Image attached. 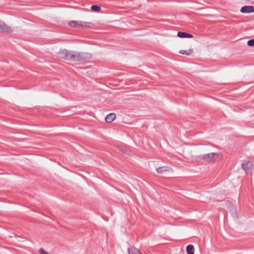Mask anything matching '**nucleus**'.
<instances>
[{"instance_id":"obj_13","label":"nucleus","mask_w":254,"mask_h":254,"mask_svg":"<svg viewBox=\"0 0 254 254\" xmlns=\"http://www.w3.org/2000/svg\"><path fill=\"white\" fill-rule=\"evenodd\" d=\"M91 9H92V10L95 11V12H99L101 10L100 7H99V6L96 5H92L91 7Z\"/></svg>"},{"instance_id":"obj_11","label":"nucleus","mask_w":254,"mask_h":254,"mask_svg":"<svg viewBox=\"0 0 254 254\" xmlns=\"http://www.w3.org/2000/svg\"><path fill=\"white\" fill-rule=\"evenodd\" d=\"M128 252L129 254H140L139 250L134 248L128 249Z\"/></svg>"},{"instance_id":"obj_14","label":"nucleus","mask_w":254,"mask_h":254,"mask_svg":"<svg viewBox=\"0 0 254 254\" xmlns=\"http://www.w3.org/2000/svg\"><path fill=\"white\" fill-rule=\"evenodd\" d=\"M248 45L251 47L254 46V39L250 40L248 41Z\"/></svg>"},{"instance_id":"obj_12","label":"nucleus","mask_w":254,"mask_h":254,"mask_svg":"<svg viewBox=\"0 0 254 254\" xmlns=\"http://www.w3.org/2000/svg\"><path fill=\"white\" fill-rule=\"evenodd\" d=\"M193 52V50L192 49H190L189 50H181L180 51V53L183 55H190Z\"/></svg>"},{"instance_id":"obj_10","label":"nucleus","mask_w":254,"mask_h":254,"mask_svg":"<svg viewBox=\"0 0 254 254\" xmlns=\"http://www.w3.org/2000/svg\"><path fill=\"white\" fill-rule=\"evenodd\" d=\"M187 254H194V247L191 245H189L187 247Z\"/></svg>"},{"instance_id":"obj_7","label":"nucleus","mask_w":254,"mask_h":254,"mask_svg":"<svg viewBox=\"0 0 254 254\" xmlns=\"http://www.w3.org/2000/svg\"><path fill=\"white\" fill-rule=\"evenodd\" d=\"M116 118V115L114 113H111L108 115L106 118L105 121L107 123H111L113 122Z\"/></svg>"},{"instance_id":"obj_3","label":"nucleus","mask_w":254,"mask_h":254,"mask_svg":"<svg viewBox=\"0 0 254 254\" xmlns=\"http://www.w3.org/2000/svg\"><path fill=\"white\" fill-rule=\"evenodd\" d=\"M219 158V154L216 153H211L203 155L202 159L207 162L215 161Z\"/></svg>"},{"instance_id":"obj_15","label":"nucleus","mask_w":254,"mask_h":254,"mask_svg":"<svg viewBox=\"0 0 254 254\" xmlns=\"http://www.w3.org/2000/svg\"><path fill=\"white\" fill-rule=\"evenodd\" d=\"M39 252L40 254H49V253L45 251L43 248H40L39 250Z\"/></svg>"},{"instance_id":"obj_5","label":"nucleus","mask_w":254,"mask_h":254,"mask_svg":"<svg viewBox=\"0 0 254 254\" xmlns=\"http://www.w3.org/2000/svg\"><path fill=\"white\" fill-rule=\"evenodd\" d=\"M242 13H251L254 12V7L253 6H244L240 10Z\"/></svg>"},{"instance_id":"obj_1","label":"nucleus","mask_w":254,"mask_h":254,"mask_svg":"<svg viewBox=\"0 0 254 254\" xmlns=\"http://www.w3.org/2000/svg\"><path fill=\"white\" fill-rule=\"evenodd\" d=\"M58 56L63 59L72 62L82 61L91 58V55L87 53H79L75 51L63 50L58 53Z\"/></svg>"},{"instance_id":"obj_4","label":"nucleus","mask_w":254,"mask_h":254,"mask_svg":"<svg viewBox=\"0 0 254 254\" xmlns=\"http://www.w3.org/2000/svg\"><path fill=\"white\" fill-rule=\"evenodd\" d=\"M0 32L10 33L12 32V30L10 27L0 21Z\"/></svg>"},{"instance_id":"obj_6","label":"nucleus","mask_w":254,"mask_h":254,"mask_svg":"<svg viewBox=\"0 0 254 254\" xmlns=\"http://www.w3.org/2000/svg\"><path fill=\"white\" fill-rule=\"evenodd\" d=\"M156 171L159 174H162L165 172H172V169L167 166H163L157 168L156 169Z\"/></svg>"},{"instance_id":"obj_2","label":"nucleus","mask_w":254,"mask_h":254,"mask_svg":"<svg viewBox=\"0 0 254 254\" xmlns=\"http://www.w3.org/2000/svg\"><path fill=\"white\" fill-rule=\"evenodd\" d=\"M70 26L72 27H75L77 28H84L85 25L89 26L91 24L90 22H82L80 21H70L68 22Z\"/></svg>"},{"instance_id":"obj_8","label":"nucleus","mask_w":254,"mask_h":254,"mask_svg":"<svg viewBox=\"0 0 254 254\" xmlns=\"http://www.w3.org/2000/svg\"><path fill=\"white\" fill-rule=\"evenodd\" d=\"M252 166V163L251 161H247L242 164V167L244 170L246 171Z\"/></svg>"},{"instance_id":"obj_9","label":"nucleus","mask_w":254,"mask_h":254,"mask_svg":"<svg viewBox=\"0 0 254 254\" xmlns=\"http://www.w3.org/2000/svg\"><path fill=\"white\" fill-rule=\"evenodd\" d=\"M178 36L180 38H192L193 36L190 34L185 32H179L178 33Z\"/></svg>"}]
</instances>
